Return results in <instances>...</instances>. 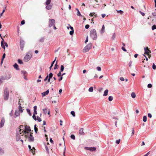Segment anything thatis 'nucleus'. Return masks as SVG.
<instances>
[{
  "label": "nucleus",
  "instance_id": "47",
  "mask_svg": "<svg viewBox=\"0 0 156 156\" xmlns=\"http://www.w3.org/2000/svg\"><path fill=\"white\" fill-rule=\"evenodd\" d=\"M118 13H120L121 14H122L123 13V12L122 10H118L117 11Z\"/></svg>",
  "mask_w": 156,
  "mask_h": 156
},
{
  "label": "nucleus",
  "instance_id": "17",
  "mask_svg": "<svg viewBox=\"0 0 156 156\" xmlns=\"http://www.w3.org/2000/svg\"><path fill=\"white\" fill-rule=\"evenodd\" d=\"M47 6H46V9L48 10L51 9L52 7V5H46Z\"/></svg>",
  "mask_w": 156,
  "mask_h": 156
},
{
  "label": "nucleus",
  "instance_id": "40",
  "mask_svg": "<svg viewBox=\"0 0 156 156\" xmlns=\"http://www.w3.org/2000/svg\"><path fill=\"white\" fill-rule=\"evenodd\" d=\"M23 126L21 125L20 126H19V128L20 129L19 131H21L22 130V129L21 128H23Z\"/></svg>",
  "mask_w": 156,
  "mask_h": 156
},
{
  "label": "nucleus",
  "instance_id": "4",
  "mask_svg": "<svg viewBox=\"0 0 156 156\" xmlns=\"http://www.w3.org/2000/svg\"><path fill=\"white\" fill-rule=\"evenodd\" d=\"M91 47L92 44L89 43L84 48L83 50V52L85 53L88 51L91 48Z\"/></svg>",
  "mask_w": 156,
  "mask_h": 156
},
{
  "label": "nucleus",
  "instance_id": "24",
  "mask_svg": "<svg viewBox=\"0 0 156 156\" xmlns=\"http://www.w3.org/2000/svg\"><path fill=\"white\" fill-rule=\"evenodd\" d=\"M131 96L132 98H134L136 97V94L135 93L132 92L131 94Z\"/></svg>",
  "mask_w": 156,
  "mask_h": 156
},
{
  "label": "nucleus",
  "instance_id": "48",
  "mask_svg": "<svg viewBox=\"0 0 156 156\" xmlns=\"http://www.w3.org/2000/svg\"><path fill=\"white\" fill-rule=\"evenodd\" d=\"M132 135H134V128H132Z\"/></svg>",
  "mask_w": 156,
  "mask_h": 156
},
{
  "label": "nucleus",
  "instance_id": "38",
  "mask_svg": "<svg viewBox=\"0 0 156 156\" xmlns=\"http://www.w3.org/2000/svg\"><path fill=\"white\" fill-rule=\"evenodd\" d=\"M23 100H22L21 99H19V101L18 102V104L19 103V102L20 103V104H22V103H23Z\"/></svg>",
  "mask_w": 156,
  "mask_h": 156
},
{
  "label": "nucleus",
  "instance_id": "52",
  "mask_svg": "<svg viewBox=\"0 0 156 156\" xmlns=\"http://www.w3.org/2000/svg\"><path fill=\"white\" fill-rule=\"evenodd\" d=\"M89 27H90V26L89 25L87 24L85 25V28L86 29H87L89 28Z\"/></svg>",
  "mask_w": 156,
  "mask_h": 156
},
{
  "label": "nucleus",
  "instance_id": "8",
  "mask_svg": "<svg viewBox=\"0 0 156 156\" xmlns=\"http://www.w3.org/2000/svg\"><path fill=\"white\" fill-rule=\"evenodd\" d=\"M20 45L21 49L22 51L23 50L24 47V41L23 40H20Z\"/></svg>",
  "mask_w": 156,
  "mask_h": 156
},
{
  "label": "nucleus",
  "instance_id": "51",
  "mask_svg": "<svg viewBox=\"0 0 156 156\" xmlns=\"http://www.w3.org/2000/svg\"><path fill=\"white\" fill-rule=\"evenodd\" d=\"M61 71H60L57 74V76L58 77H59V76H60L61 75Z\"/></svg>",
  "mask_w": 156,
  "mask_h": 156
},
{
  "label": "nucleus",
  "instance_id": "16",
  "mask_svg": "<svg viewBox=\"0 0 156 156\" xmlns=\"http://www.w3.org/2000/svg\"><path fill=\"white\" fill-rule=\"evenodd\" d=\"M105 27L104 26V25H103L102 26L101 30V34H103V33H104L105 32Z\"/></svg>",
  "mask_w": 156,
  "mask_h": 156
},
{
  "label": "nucleus",
  "instance_id": "14",
  "mask_svg": "<svg viewBox=\"0 0 156 156\" xmlns=\"http://www.w3.org/2000/svg\"><path fill=\"white\" fill-rule=\"evenodd\" d=\"M83 128H81L79 130V133L81 135H84V133L83 132Z\"/></svg>",
  "mask_w": 156,
  "mask_h": 156
},
{
  "label": "nucleus",
  "instance_id": "28",
  "mask_svg": "<svg viewBox=\"0 0 156 156\" xmlns=\"http://www.w3.org/2000/svg\"><path fill=\"white\" fill-rule=\"evenodd\" d=\"M34 131L36 133H37V131H38V129L36 127V125L35 124L34 125Z\"/></svg>",
  "mask_w": 156,
  "mask_h": 156
},
{
  "label": "nucleus",
  "instance_id": "22",
  "mask_svg": "<svg viewBox=\"0 0 156 156\" xmlns=\"http://www.w3.org/2000/svg\"><path fill=\"white\" fill-rule=\"evenodd\" d=\"M108 90H106L104 92V94H103L104 96H106L108 95Z\"/></svg>",
  "mask_w": 156,
  "mask_h": 156
},
{
  "label": "nucleus",
  "instance_id": "35",
  "mask_svg": "<svg viewBox=\"0 0 156 156\" xmlns=\"http://www.w3.org/2000/svg\"><path fill=\"white\" fill-rule=\"evenodd\" d=\"M71 115L75 117V112L73 111H72L71 112Z\"/></svg>",
  "mask_w": 156,
  "mask_h": 156
},
{
  "label": "nucleus",
  "instance_id": "63",
  "mask_svg": "<svg viewBox=\"0 0 156 156\" xmlns=\"http://www.w3.org/2000/svg\"><path fill=\"white\" fill-rule=\"evenodd\" d=\"M5 54L4 53L3 55V56H2V59H4L5 58Z\"/></svg>",
  "mask_w": 156,
  "mask_h": 156
},
{
  "label": "nucleus",
  "instance_id": "3",
  "mask_svg": "<svg viewBox=\"0 0 156 156\" xmlns=\"http://www.w3.org/2000/svg\"><path fill=\"white\" fill-rule=\"evenodd\" d=\"M32 57V55L31 53L28 52L24 57L23 60L25 62H27L29 61Z\"/></svg>",
  "mask_w": 156,
  "mask_h": 156
},
{
  "label": "nucleus",
  "instance_id": "31",
  "mask_svg": "<svg viewBox=\"0 0 156 156\" xmlns=\"http://www.w3.org/2000/svg\"><path fill=\"white\" fill-rule=\"evenodd\" d=\"M64 69V67L63 66L61 65V69H60V71L61 72H62L63 71Z\"/></svg>",
  "mask_w": 156,
  "mask_h": 156
},
{
  "label": "nucleus",
  "instance_id": "23",
  "mask_svg": "<svg viewBox=\"0 0 156 156\" xmlns=\"http://www.w3.org/2000/svg\"><path fill=\"white\" fill-rule=\"evenodd\" d=\"M51 2V0H47L45 2L46 5H50V3Z\"/></svg>",
  "mask_w": 156,
  "mask_h": 156
},
{
  "label": "nucleus",
  "instance_id": "25",
  "mask_svg": "<svg viewBox=\"0 0 156 156\" xmlns=\"http://www.w3.org/2000/svg\"><path fill=\"white\" fill-rule=\"evenodd\" d=\"M43 110L44 113V114H46V113H47V112H48V109L47 108H46L44 109H43Z\"/></svg>",
  "mask_w": 156,
  "mask_h": 156
},
{
  "label": "nucleus",
  "instance_id": "21",
  "mask_svg": "<svg viewBox=\"0 0 156 156\" xmlns=\"http://www.w3.org/2000/svg\"><path fill=\"white\" fill-rule=\"evenodd\" d=\"M14 68L16 70H19V69L18 68V65L16 63H15L13 65Z\"/></svg>",
  "mask_w": 156,
  "mask_h": 156
},
{
  "label": "nucleus",
  "instance_id": "62",
  "mask_svg": "<svg viewBox=\"0 0 156 156\" xmlns=\"http://www.w3.org/2000/svg\"><path fill=\"white\" fill-rule=\"evenodd\" d=\"M132 62L131 61L129 63V66L130 67H131L132 66Z\"/></svg>",
  "mask_w": 156,
  "mask_h": 156
},
{
  "label": "nucleus",
  "instance_id": "33",
  "mask_svg": "<svg viewBox=\"0 0 156 156\" xmlns=\"http://www.w3.org/2000/svg\"><path fill=\"white\" fill-rule=\"evenodd\" d=\"M27 111L28 113V114L30 116H31V112H30V109H27Z\"/></svg>",
  "mask_w": 156,
  "mask_h": 156
},
{
  "label": "nucleus",
  "instance_id": "61",
  "mask_svg": "<svg viewBox=\"0 0 156 156\" xmlns=\"http://www.w3.org/2000/svg\"><path fill=\"white\" fill-rule=\"evenodd\" d=\"M97 69L99 71H100L101 70V68L100 67H97Z\"/></svg>",
  "mask_w": 156,
  "mask_h": 156
},
{
  "label": "nucleus",
  "instance_id": "15",
  "mask_svg": "<svg viewBox=\"0 0 156 156\" xmlns=\"http://www.w3.org/2000/svg\"><path fill=\"white\" fill-rule=\"evenodd\" d=\"M49 90H48L46 91H45V92H43V93H41L42 95L43 96H45V95L48 94L49 93Z\"/></svg>",
  "mask_w": 156,
  "mask_h": 156
},
{
  "label": "nucleus",
  "instance_id": "37",
  "mask_svg": "<svg viewBox=\"0 0 156 156\" xmlns=\"http://www.w3.org/2000/svg\"><path fill=\"white\" fill-rule=\"evenodd\" d=\"M18 62L19 64H22L23 63L22 61L20 59H18Z\"/></svg>",
  "mask_w": 156,
  "mask_h": 156
},
{
  "label": "nucleus",
  "instance_id": "19",
  "mask_svg": "<svg viewBox=\"0 0 156 156\" xmlns=\"http://www.w3.org/2000/svg\"><path fill=\"white\" fill-rule=\"evenodd\" d=\"M37 106H35L34 107V114L35 115V114H37Z\"/></svg>",
  "mask_w": 156,
  "mask_h": 156
},
{
  "label": "nucleus",
  "instance_id": "57",
  "mask_svg": "<svg viewBox=\"0 0 156 156\" xmlns=\"http://www.w3.org/2000/svg\"><path fill=\"white\" fill-rule=\"evenodd\" d=\"M25 23V22L24 20H23L21 22V25H23V24H24Z\"/></svg>",
  "mask_w": 156,
  "mask_h": 156
},
{
  "label": "nucleus",
  "instance_id": "60",
  "mask_svg": "<svg viewBox=\"0 0 156 156\" xmlns=\"http://www.w3.org/2000/svg\"><path fill=\"white\" fill-rule=\"evenodd\" d=\"M148 116L150 118H151L152 117V115L150 113H148Z\"/></svg>",
  "mask_w": 156,
  "mask_h": 156
},
{
  "label": "nucleus",
  "instance_id": "56",
  "mask_svg": "<svg viewBox=\"0 0 156 156\" xmlns=\"http://www.w3.org/2000/svg\"><path fill=\"white\" fill-rule=\"evenodd\" d=\"M57 61L56 62V63L55 65V67H54V69H57Z\"/></svg>",
  "mask_w": 156,
  "mask_h": 156
},
{
  "label": "nucleus",
  "instance_id": "12",
  "mask_svg": "<svg viewBox=\"0 0 156 156\" xmlns=\"http://www.w3.org/2000/svg\"><path fill=\"white\" fill-rule=\"evenodd\" d=\"M5 123V120L4 119H1V122L0 123V127L1 128L2 127L4 124Z\"/></svg>",
  "mask_w": 156,
  "mask_h": 156
},
{
  "label": "nucleus",
  "instance_id": "10",
  "mask_svg": "<svg viewBox=\"0 0 156 156\" xmlns=\"http://www.w3.org/2000/svg\"><path fill=\"white\" fill-rule=\"evenodd\" d=\"M85 149L87 150H89L90 151H95L96 150V148L95 147H85Z\"/></svg>",
  "mask_w": 156,
  "mask_h": 156
},
{
  "label": "nucleus",
  "instance_id": "53",
  "mask_svg": "<svg viewBox=\"0 0 156 156\" xmlns=\"http://www.w3.org/2000/svg\"><path fill=\"white\" fill-rule=\"evenodd\" d=\"M74 33V30H72L70 31L69 32V34L71 35H72Z\"/></svg>",
  "mask_w": 156,
  "mask_h": 156
},
{
  "label": "nucleus",
  "instance_id": "32",
  "mask_svg": "<svg viewBox=\"0 0 156 156\" xmlns=\"http://www.w3.org/2000/svg\"><path fill=\"white\" fill-rule=\"evenodd\" d=\"M115 37V33H114L112 37V40H114Z\"/></svg>",
  "mask_w": 156,
  "mask_h": 156
},
{
  "label": "nucleus",
  "instance_id": "43",
  "mask_svg": "<svg viewBox=\"0 0 156 156\" xmlns=\"http://www.w3.org/2000/svg\"><path fill=\"white\" fill-rule=\"evenodd\" d=\"M45 149H46L47 152L48 153V154H49V149L48 148V147L47 146H45Z\"/></svg>",
  "mask_w": 156,
  "mask_h": 156
},
{
  "label": "nucleus",
  "instance_id": "18",
  "mask_svg": "<svg viewBox=\"0 0 156 156\" xmlns=\"http://www.w3.org/2000/svg\"><path fill=\"white\" fill-rule=\"evenodd\" d=\"M15 115H16L15 117L19 116L20 112L18 110H16L15 113Z\"/></svg>",
  "mask_w": 156,
  "mask_h": 156
},
{
  "label": "nucleus",
  "instance_id": "1",
  "mask_svg": "<svg viewBox=\"0 0 156 156\" xmlns=\"http://www.w3.org/2000/svg\"><path fill=\"white\" fill-rule=\"evenodd\" d=\"M90 37L93 40H96L97 37V34L95 29H92L90 32Z\"/></svg>",
  "mask_w": 156,
  "mask_h": 156
},
{
  "label": "nucleus",
  "instance_id": "36",
  "mask_svg": "<svg viewBox=\"0 0 156 156\" xmlns=\"http://www.w3.org/2000/svg\"><path fill=\"white\" fill-rule=\"evenodd\" d=\"M155 29H156V25H154L152 27V30H154Z\"/></svg>",
  "mask_w": 156,
  "mask_h": 156
},
{
  "label": "nucleus",
  "instance_id": "46",
  "mask_svg": "<svg viewBox=\"0 0 156 156\" xmlns=\"http://www.w3.org/2000/svg\"><path fill=\"white\" fill-rule=\"evenodd\" d=\"M53 76V74L52 73H50L49 74V78H51Z\"/></svg>",
  "mask_w": 156,
  "mask_h": 156
},
{
  "label": "nucleus",
  "instance_id": "11",
  "mask_svg": "<svg viewBox=\"0 0 156 156\" xmlns=\"http://www.w3.org/2000/svg\"><path fill=\"white\" fill-rule=\"evenodd\" d=\"M19 106L18 107V109H19V111L21 113H22L23 112V109H22V108L21 106V104H20V102H19Z\"/></svg>",
  "mask_w": 156,
  "mask_h": 156
},
{
  "label": "nucleus",
  "instance_id": "39",
  "mask_svg": "<svg viewBox=\"0 0 156 156\" xmlns=\"http://www.w3.org/2000/svg\"><path fill=\"white\" fill-rule=\"evenodd\" d=\"M70 137H71V138H72V139H73V140H75V136L74 135H71Z\"/></svg>",
  "mask_w": 156,
  "mask_h": 156
},
{
  "label": "nucleus",
  "instance_id": "41",
  "mask_svg": "<svg viewBox=\"0 0 156 156\" xmlns=\"http://www.w3.org/2000/svg\"><path fill=\"white\" fill-rule=\"evenodd\" d=\"M152 68L154 69H156V66L155 64L154 63H153L152 66Z\"/></svg>",
  "mask_w": 156,
  "mask_h": 156
},
{
  "label": "nucleus",
  "instance_id": "7",
  "mask_svg": "<svg viewBox=\"0 0 156 156\" xmlns=\"http://www.w3.org/2000/svg\"><path fill=\"white\" fill-rule=\"evenodd\" d=\"M55 20L53 19H50L49 20L48 27H50L55 25Z\"/></svg>",
  "mask_w": 156,
  "mask_h": 156
},
{
  "label": "nucleus",
  "instance_id": "20",
  "mask_svg": "<svg viewBox=\"0 0 156 156\" xmlns=\"http://www.w3.org/2000/svg\"><path fill=\"white\" fill-rule=\"evenodd\" d=\"M0 79H1L2 81L3 80H8L9 79V77H4V76H2L0 77Z\"/></svg>",
  "mask_w": 156,
  "mask_h": 156
},
{
  "label": "nucleus",
  "instance_id": "49",
  "mask_svg": "<svg viewBox=\"0 0 156 156\" xmlns=\"http://www.w3.org/2000/svg\"><path fill=\"white\" fill-rule=\"evenodd\" d=\"M152 87V85H151V84L150 83L148 84L147 85V87L148 88H151Z\"/></svg>",
  "mask_w": 156,
  "mask_h": 156
},
{
  "label": "nucleus",
  "instance_id": "9",
  "mask_svg": "<svg viewBox=\"0 0 156 156\" xmlns=\"http://www.w3.org/2000/svg\"><path fill=\"white\" fill-rule=\"evenodd\" d=\"M145 51L144 54H147V55H149V54L151 53L150 50H149V48L148 47L145 48H144Z\"/></svg>",
  "mask_w": 156,
  "mask_h": 156
},
{
  "label": "nucleus",
  "instance_id": "58",
  "mask_svg": "<svg viewBox=\"0 0 156 156\" xmlns=\"http://www.w3.org/2000/svg\"><path fill=\"white\" fill-rule=\"evenodd\" d=\"M140 14L142 15L143 16H144L145 14L144 13L141 12V11H140Z\"/></svg>",
  "mask_w": 156,
  "mask_h": 156
},
{
  "label": "nucleus",
  "instance_id": "55",
  "mask_svg": "<svg viewBox=\"0 0 156 156\" xmlns=\"http://www.w3.org/2000/svg\"><path fill=\"white\" fill-rule=\"evenodd\" d=\"M95 14V13L94 12H93L92 13H90V16H93V15Z\"/></svg>",
  "mask_w": 156,
  "mask_h": 156
},
{
  "label": "nucleus",
  "instance_id": "30",
  "mask_svg": "<svg viewBox=\"0 0 156 156\" xmlns=\"http://www.w3.org/2000/svg\"><path fill=\"white\" fill-rule=\"evenodd\" d=\"M76 9L77 11V15L78 16H81V15L80 14V11H79V10H78V9Z\"/></svg>",
  "mask_w": 156,
  "mask_h": 156
},
{
  "label": "nucleus",
  "instance_id": "27",
  "mask_svg": "<svg viewBox=\"0 0 156 156\" xmlns=\"http://www.w3.org/2000/svg\"><path fill=\"white\" fill-rule=\"evenodd\" d=\"M88 90L90 92H92L93 91V87H90Z\"/></svg>",
  "mask_w": 156,
  "mask_h": 156
},
{
  "label": "nucleus",
  "instance_id": "2",
  "mask_svg": "<svg viewBox=\"0 0 156 156\" xmlns=\"http://www.w3.org/2000/svg\"><path fill=\"white\" fill-rule=\"evenodd\" d=\"M31 129L30 126H25V130L22 131V134L21 135L22 136H23L24 135V134L26 135V134H28L29 133V132H30Z\"/></svg>",
  "mask_w": 156,
  "mask_h": 156
},
{
  "label": "nucleus",
  "instance_id": "13",
  "mask_svg": "<svg viewBox=\"0 0 156 156\" xmlns=\"http://www.w3.org/2000/svg\"><path fill=\"white\" fill-rule=\"evenodd\" d=\"M22 134V133H20V134H18L16 135V139L17 141H19L20 139V134Z\"/></svg>",
  "mask_w": 156,
  "mask_h": 156
},
{
  "label": "nucleus",
  "instance_id": "29",
  "mask_svg": "<svg viewBox=\"0 0 156 156\" xmlns=\"http://www.w3.org/2000/svg\"><path fill=\"white\" fill-rule=\"evenodd\" d=\"M1 46L2 48L4 49V50L5 49V45L4 44V43H2V42H1Z\"/></svg>",
  "mask_w": 156,
  "mask_h": 156
},
{
  "label": "nucleus",
  "instance_id": "26",
  "mask_svg": "<svg viewBox=\"0 0 156 156\" xmlns=\"http://www.w3.org/2000/svg\"><path fill=\"white\" fill-rule=\"evenodd\" d=\"M147 117L146 116H144L143 118V121L144 122H145L147 121Z\"/></svg>",
  "mask_w": 156,
  "mask_h": 156
},
{
  "label": "nucleus",
  "instance_id": "42",
  "mask_svg": "<svg viewBox=\"0 0 156 156\" xmlns=\"http://www.w3.org/2000/svg\"><path fill=\"white\" fill-rule=\"evenodd\" d=\"M4 153V151L2 148H0V154H3Z\"/></svg>",
  "mask_w": 156,
  "mask_h": 156
},
{
  "label": "nucleus",
  "instance_id": "5",
  "mask_svg": "<svg viewBox=\"0 0 156 156\" xmlns=\"http://www.w3.org/2000/svg\"><path fill=\"white\" fill-rule=\"evenodd\" d=\"M32 133H30L29 136L25 135L24 136L26 138H28L29 141L30 142L33 141L34 140V138L32 135Z\"/></svg>",
  "mask_w": 156,
  "mask_h": 156
},
{
  "label": "nucleus",
  "instance_id": "54",
  "mask_svg": "<svg viewBox=\"0 0 156 156\" xmlns=\"http://www.w3.org/2000/svg\"><path fill=\"white\" fill-rule=\"evenodd\" d=\"M120 139H119L118 140H117L116 141V143L117 144H119L120 143Z\"/></svg>",
  "mask_w": 156,
  "mask_h": 156
},
{
  "label": "nucleus",
  "instance_id": "6",
  "mask_svg": "<svg viewBox=\"0 0 156 156\" xmlns=\"http://www.w3.org/2000/svg\"><path fill=\"white\" fill-rule=\"evenodd\" d=\"M9 92L8 90L5 89V90L4 94V100H7L9 98Z\"/></svg>",
  "mask_w": 156,
  "mask_h": 156
},
{
  "label": "nucleus",
  "instance_id": "45",
  "mask_svg": "<svg viewBox=\"0 0 156 156\" xmlns=\"http://www.w3.org/2000/svg\"><path fill=\"white\" fill-rule=\"evenodd\" d=\"M56 57H55L54 60L51 63V67H52V66H53V64H54V62H55V60L56 59Z\"/></svg>",
  "mask_w": 156,
  "mask_h": 156
},
{
  "label": "nucleus",
  "instance_id": "34",
  "mask_svg": "<svg viewBox=\"0 0 156 156\" xmlns=\"http://www.w3.org/2000/svg\"><path fill=\"white\" fill-rule=\"evenodd\" d=\"M113 99V98L112 96H109L108 98V100L109 101H112Z\"/></svg>",
  "mask_w": 156,
  "mask_h": 156
},
{
  "label": "nucleus",
  "instance_id": "59",
  "mask_svg": "<svg viewBox=\"0 0 156 156\" xmlns=\"http://www.w3.org/2000/svg\"><path fill=\"white\" fill-rule=\"evenodd\" d=\"M120 80L122 81H123L124 80V79L123 77H121L120 78Z\"/></svg>",
  "mask_w": 156,
  "mask_h": 156
},
{
  "label": "nucleus",
  "instance_id": "50",
  "mask_svg": "<svg viewBox=\"0 0 156 156\" xmlns=\"http://www.w3.org/2000/svg\"><path fill=\"white\" fill-rule=\"evenodd\" d=\"M37 120L39 122H41V119L40 118V117H37Z\"/></svg>",
  "mask_w": 156,
  "mask_h": 156
},
{
  "label": "nucleus",
  "instance_id": "44",
  "mask_svg": "<svg viewBox=\"0 0 156 156\" xmlns=\"http://www.w3.org/2000/svg\"><path fill=\"white\" fill-rule=\"evenodd\" d=\"M32 117L34 120H37V119H36V118L35 115L33 114V115L32 116Z\"/></svg>",
  "mask_w": 156,
  "mask_h": 156
},
{
  "label": "nucleus",
  "instance_id": "64",
  "mask_svg": "<svg viewBox=\"0 0 156 156\" xmlns=\"http://www.w3.org/2000/svg\"><path fill=\"white\" fill-rule=\"evenodd\" d=\"M122 49L123 51H126V50L125 49V48L124 47H122Z\"/></svg>",
  "mask_w": 156,
  "mask_h": 156
}]
</instances>
